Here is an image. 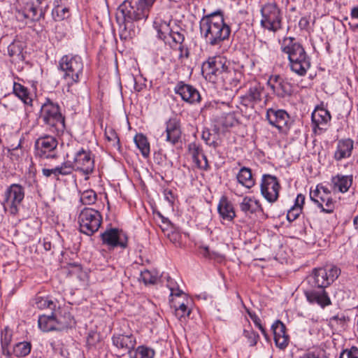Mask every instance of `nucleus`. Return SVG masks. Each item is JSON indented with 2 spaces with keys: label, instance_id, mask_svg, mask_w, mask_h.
<instances>
[{
  "label": "nucleus",
  "instance_id": "obj_1",
  "mask_svg": "<svg viewBox=\"0 0 358 358\" xmlns=\"http://www.w3.org/2000/svg\"><path fill=\"white\" fill-rule=\"evenodd\" d=\"M68 147L69 150L66 154V159L53 169L43 168V175L46 178L53 176L55 179L59 180V176H69L73 171H78L85 176V180H88L89 176L93 173L95 166L92 152L83 147L78 148H73L69 145Z\"/></svg>",
  "mask_w": 358,
  "mask_h": 358
},
{
  "label": "nucleus",
  "instance_id": "obj_2",
  "mask_svg": "<svg viewBox=\"0 0 358 358\" xmlns=\"http://www.w3.org/2000/svg\"><path fill=\"white\" fill-rule=\"evenodd\" d=\"M199 27L206 43L212 47L221 48L231 34V27L224 22L220 11L203 16L200 20Z\"/></svg>",
  "mask_w": 358,
  "mask_h": 358
},
{
  "label": "nucleus",
  "instance_id": "obj_3",
  "mask_svg": "<svg viewBox=\"0 0 358 358\" xmlns=\"http://www.w3.org/2000/svg\"><path fill=\"white\" fill-rule=\"evenodd\" d=\"M281 51L287 55L290 69L304 76L311 66L310 58L301 43L294 37H285L280 45Z\"/></svg>",
  "mask_w": 358,
  "mask_h": 358
},
{
  "label": "nucleus",
  "instance_id": "obj_4",
  "mask_svg": "<svg viewBox=\"0 0 358 358\" xmlns=\"http://www.w3.org/2000/svg\"><path fill=\"white\" fill-rule=\"evenodd\" d=\"M150 8L141 0H125L119 7V12L123 18L124 31H128L127 36H135L134 22L145 20L150 13Z\"/></svg>",
  "mask_w": 358,
  "mask_h": 358
},
{
  "label": "nucleus",
  "instance_id": "obj_5",
  "mask_svg": "<svg viewBox=\"0 0 358 358\" xmlns=\"http://www.w3.org/2000/svg\"><path fill=\"white\" fill-rule=\"evenodd\" d=\"M82 58L77 55H66L59 60L58 69L63 72L62 78L67 92H73V86L78 84L83 73Z\"/></svg>",
  "mask_w": 358,
  "mask_h": 358
},
{
  "label": "nucleus",
  "instance_id": "obj_6",
  "mask_svg": "<svg viewBox=\"0 0 358 358\" xmlns=\"http://www.w3.org/2000/svg\"><path fill=\"white\" fill-rule=\"evenodd\" d=\"M171 16L162 17V13H158L153 22V27L157 33V37L166 44L176 45L185 41V31L179 27L171 25Z\"/></svg>",
  "mask_w": 358,
  "mask_h": 358
},
{
  "label": "nucleus",
  "instance_id": "obj_7",
  "mask_svg": "<svg viewBox=\"0 0 358 358\" xmlns=\"http://www.w3.org/2000/svg\"><path fill=\"white\" fill-rule=\"evenodd\" d=\"M260 26L265 30L275 34L282 29L283 13L275 1L264 3L260 9Z\"/></svg>",
  "mask_w": 358,
  "mask_h": 358
},
{
  "label": "nucleus",
  "instance_id": "obj_8",
  "mask_svg": "<svg viewBox=\"0 0 358 358\" xmlns=\"http://www.w3.org/2000/svg\"><path fill=\"white\" fill-rule=\"evenodd\" d=\"M41 116L43 122L50 127L55 134H62L65 129V119L62 116L59 106L50 99H46L41 109Z\"/></svg>",
  "mask_w": 358,
  "mask_h": 358
},
{
  "label": "nucleus",
  "instance_id": "obj_9",
  "mask_svg": "<svg viewBox=\"0 0 358 358\" xmlns=\"http://www.w3.org/2000/svg\"><path fill=\"white\" fill-rule=\"evenodd\" d=\"M79 230L87 236H92L100 228L102 223L101 213L92 208H84L78 217Z\"/></svg>",
  "mask_w": 358,
  "mask_h": 358
},
{
  "label": "nucleus",
  "instance_id": "obj_10",
  "mask_svg": "<svg viewBox=\"0 0 358 358\" xmlns=\"http://www.w3.org/2000/svg\"><path fill=\"white\" fill-rule=\"evenodd\" d=\"M229 65V62L224 57H210L203 63L202 73L206 79L218 83Z\"/></svg>",
  "mask_w": 358,
  "mask_h": 358
},
{
  "label": "nucleus",
  "instance_id": "obj_11",
  "mask_svg": "<svg viewBox=\"0 0 358 358\" xmlns=\"http://www.w3.org/2000/svg\"><path fill=\"white\" fill-rule=\"evenodd\" d=\"M24 188L21 185L11 184L4 193L2 204L5 211L13 216L17 215L24 198Z\"/></svg>",
  "mask_w": 358,
  "mask_h": 358
},
{
  "label": "nucleus",
  "instance_id": "obj_12",
  "mask_svg": "<svg viewBox=\"0 0 358 358\" xmlns=\"http://www.w3.org/2000/svg\"><path fill=\"white\" fill-rule=\"evenodd\" d=\"M340 274V268L335 266L314 268L310 275L312 285L325 289L332 284Z\"/></svg>",
  "mask_w": 358,
  "mask_h": 358
},
{
  "label": "nucleus",
  "instance_id": "obj_13",
  "mask_svg": "<svg viewBox=\"0 0 358 358\" xmlns=\"http://www.w3.org/2000/svg\"><path fill=\"white\" fill-rule=\"evenodd\" d=\"M57 140L52 136L44 135L38 138L34 143V155L39 159H56Z\"/></svg>",
  "mask_w": 358,
  "mask_h": 358
},
{
  "label": "nucleus",
  "instance_id": "obj_14",
  "mask_svg": "<svg viewBox=\"0 0 358 358\" xmlns=\"http://www.w3.org/2000/svg\"><path fill=\"white\" fill-rule=\"evenodd\" d=\"M310 197L322 212L330 214L334 211L336 201L332 197L331 192L327 187L320 185H317L315 190L310 191Z\"/></svg>",
  "mask_w": 358,
  "mask_h": 358
},
{
  "label": "nucleus",
  "instance_id": "obj_15",
  "mask_svg": "<svg viewBox=\"0 0 358 358\" xmlns=\"http://www.w3.org/2000/svg\"><path fill=\"white\" fill-rule=\"evenodd\" d=\"M172 289V299H170L171 306L175 310V315L180 320L189 316L191 313L190 306L192 300L182 290Z\"/></svg>",
  "mask_w": 358,
  "mask_h": 358
},
{
  "label": "nucleus",
  "instance_id": "obj_16",
  "mask_svg": "<svg viewBox=\"0 0 358 358\" xmlns=\"http://www.w3.org/2000/svg\"><path fill=\"white\" fill-rule=\"evenodd\" d=\"M247 85H248V91L240 97L241 103L247 108H254L262 101L264 87L255 79L245 85V87Z\"/></svg>",
  "mask_w": 358,
  "mask_h": 358
},
{
  "label": "nucleus",
  "instance_id": "obj_17",
  "mask_svg": "<svg viewBox=\"0 0 358 358\" xmlns=\"http://www.w3.org/2000/svg\"><path fill=\"white\" fill-rule=\"evenodd\" d=\"M261 194L269 203L275 202L279 197L280 185L275 176L264 174L262 178Z\"/></svg>",
  "mask_w": 358,
  "mask_h": 358
},
{
  "label": "nucleus",
  "instance_id": "obj_18",
  "mask_svg": "<svg viewBox=\"0 0 358 358\" xmlns=\"http://www.w3.org/2000/svg\"><path fill=\"white\" fill-rule=\"evenodd\" d=\"M166 129L162 137L169 144L175 146L182 142L181 122L177 117L169 118L165 122Z\"/></svg>",
  "mask_w": 358,
  "mask_h": 358
},
{
  "label": "nucleus",
  "instance_id": "obj_19",
  "mask_svg": "<svg viewBox=\"0 0 358 358\" xmlns=\"http://www.w3.org/2000/svg\"><path fill=\"white\" fill-rule=\"evenodd\" d=\"M331 119L330 112L321 106H316L311 115L312 129L315 134L324 132Z\"/></svg>",
  "mask_w": 358,
  "mask_h": 358
},
{
  "label": "nucleus",
  "instance_id": "obj_20",
  "mask_svg": "<svg viewBox=\"0 0 358 358\" xmlns=\"http://www.w3.org/2000/svg\"><path fill=\"white\" fill-rule=\"evenodd\" d=\"M101 236L103 243L110 248L120 247L124 249L127 247L128 237L122 230L113 228L101 234Z\"/></svg>",
  "mask_w": 358,
  "mask_h": 358
},
{
  "label": "nucleus",
  "instance_id": "obj_21",
  "mask_svg": "<svg viewBox=\"0 0 358 358\" xmlns=\"http://www.w3.org/2000/svg\"><path fill=\"white\" fill-rule=\"evenodd\" d=\"M266 117L269 124L276 127L280 132L285 131L289 129L290 117L284 110L268 108Z\"/></svg>",
  "mask_w": 358,
  "mask_h": 358
},
{
  "label": "nucleus",
  "instance_id": "obj_22",
  "mask_svg": "<svg viewBox=\"0 0 358 358\" xmlns=\"http://www.w3.org/2000/svg\"><path fill=\"white\" fill-rule=\"evenodd\" d=\"M267 85L275 95L280 98L289 96L292 92V85L280 75L270 76Z\"/></svg>",
  "mask_w": 358,
  "mask_h": 358
},
{
  "label": "nucleus",
  "instance_id": "obj_23",
  "mask_svg": "<svg viewBox=\"0 0 358 358\" xmlns=\"http://www.w3.org/2000/svg\"><path fill=\"white\" fill-rule=\"evenodd\" d=\"M176 94L180 95L182 99L190 104L198 103L201 101V95L199 91L193 86L180 81L174 88Z\"/></svg>",
  "mask_w": 358,
  "mask_h": 358
},
{
  "label": "nucleus",
  "instance_id": "obj_24",
  "mask_svg": "<svg viewBox=\"0 0 358 358\" xmlns=\"http://www.w3.org/2000/svg\"><path fill=\"white\" fill-rule=\"evenodd\" d=\"M354 150V141L350 138L338 140L333 158L336 162L350 158Z\"/></svg>",
  "mask_w": 358,
  "mask_h": 358
},
{
  "label": "nucleus",
  "instance_id": "obj_25",
  "mask_svg": "<svg viewBox=\"0 0 358 358\" xmlns=\"http://www.w3.org/2000/svg\"><path fill=\"white\" fill-rule=\"evenodd\" d=\"M353 182L352 175L337 173L331 178V187L334 192L345 193Z\"/></svg>",
  "mask_w": 358,
  "mask_h": 358
},
{
  "label": "nucleus",
  "instance_id": "obj_26",
  "mask_svg": "<svg viewBox=\"0 0 358 358\" xmlns=\"http://www.w3.org/2000/svg\"><path fill=\"white\" fill-rule=\"evenodd\" d=\"M243 78V72L229 65L220 80V82H222L227 87L232 89L238 87Z\"/></svg>",
  "mask_w": 358,
  "mask_h": 358
},
{
  "label": "nucleus",
  "instance_id": "obj_27",
  "mask_svg": "<svg viewBox=\"0 0 358 358\" xmlns=\"http://www.w3.org/2000/svg\"><path fill=\"white\" fill-rule=\"evenodd\" d=\"M311 289L304 292L307 301L310 303H317L322 308L329 306L331 302L324 289Z\"/></svg>",
  "mask_w": 358,
  "mask_h": 358
},
{
  "label": "nucleus",
  "instance_id": "obj_28",
  "mask_svg": "<svg viewBox=\"0 0 358 358\" xmlns=\"http://www.w3.org/2000/svg\"><path fill=\"white\" fill-rule=\"evenodd\" d=\"M239 206L241 210L246 215L263 212L260 201L254 196H245Z\"/></svg>",
  "mask_w": 358,
  "mask_h": 358
},
{
  "label": "nucleus",
  "instance_id": "obj_29",
  "mask_svg": "<svg viewBox=\"0 0 358 358\" xmlns=\"http://www.w3.org/2000/svg\"><path fill=\"white\" fill-rule=\"evenodd\" d=\"M217 211L220 217L227 221H232L236 217L234 206L225 196L221 197L217 206Z\"/></svg>",
  "mask_w": 358,
  "mask_h": 358
},
{
  "label": "nucleus",
  "instance_id": "obj_30",
  "mask_svg": "<svg viewBox=\"0 0 358 358\" xmlns=\"http://www.w3.org/2000/svg\"><path fill=\"white\" fill-rule=\"evenodd\" d=\"M22 1L23 3L22 13L24 18H29L33 21H38L44 17L45 13L43 10L38 13L33 0H22Z\"/></svg>",
  "mask_w": 358,
  "mask_h": 358
},
{
  "label": "nucleus",
  "instance_id": "obj_31",
  "mask_svg": "<svg viewBox=\"0 0 358 358\" xmlns=\"http://www.w3.org/2000/svg\"><path fill=\"white\" fill-rule=\"evenodd\" d=\"M350 320L343 314L335 315L329 319V327L332 330V334H341L348 327Z\"/></svg>",
  "mask_w": 358,
  "mask_h": 358
},
{
  "label": "nucleus",
  "instance_id": "obj_32",
  "mask_svg": "<svg viewBox=\"0 0 358 358\" xmlns=\"http://www.w3.org/2000/svg\"><path fill=\"white\" fill-rule=\"evenodd\" d=\"M13 93L25 104L29 106L33 105V94L29 90L20 83L15 82L13 84Z\"/></svg>",
  "mask_w": 358,
  "mask_h": 358
},
{
  "label": "nucleus",
  "instance_id": "obj_33",
  "mask_svg": "<svg viewBox=\"0 0 358 358\" xmlns=\"http://www.w3.org/2000/svg\"><path fill=\"white\" fill-rule=\"evenodd\" d=\"M236 178L238 183L247 189H250L255 185V179L253 178L250 168L242 167L237 173Z\"/></svg>",
  "mask_w": 358,
  "mask_h": 358
},
{
  "label": "nucleus",
  "instance_id": "obj_34",
  "mask_svg": "<svg viewBox=\"0 0 358 358\" xmlns=\"http://www.w3.org/2000/svg\"><path fill=\"white\" fill-rule=\"evenodd\" d=\"M58 303L57 300H53L49 296H43L37 294L34 299L33 306L40 310L49 309L53 311L55 310Z\"/></svg>",
  "mask_w": 358,
  "mask_h": 358
},
{
  "label": "nucleus",
  "instance_id": "obj_35",
  "mask_svg": "<svg viewBox=\"0 0 358 358\" xmlns=\"http://www.w3.org/2000/svg\"><path fill=\"white\" fill-rule=\"evenodd\" d=\"M133 337H112L113 343L121 352L122 355L129 352L131 350L134 348L136 341L132 339Z\"/></svg>",
  "mask_w": 358,
  "mask_h": 358
},
{
  "label": "nucleus",
  "instance_id": "obj_36",
  "mask_svg": "<svg viewBox=\"0 0 358 358\" xmlns=\"http://www.w3.org/2000/svg\"><path fill=\"white\" fill-rule=\"evenodd\" d=\"M305 203L304 195L299 194L297 195L294 205L288 210L287 219L289 222L294 221L302 213L303 206Z\"/></svg>",
  "mask_w": 358,
  "mask_h": 358
},
{
  "label": "nucleus",
  "instance_id": "obj_37",
  "mask_svg": "<svg viewBox=\"0 0 358 358\" xmlns=\"http://www.w3.org/2000/svg\"><path fill=\"white\" fill-rule=\"evenodd\" d=\"M38 327L44 332L50 331H57V322L55 315L52 313L50 316L41 315L38 318Z\"/></svg>",
  "mask_w": 358,
  "mask_h": 358
},
{
  "label": "nucleus",
  "instance_id": "obj_38",
  "mask_svg": "<svg viewBox=\"0 0 358 358\" xmlns=\"http://www.w3.org/2000/svg\"><path fill=\"white\" fill-rule=\"evenodd\" d=\"M55 317L57 319V331H59L72 328L76 324V321L69 312H64L63 315L59 314Z\"/></svg>",
  "mask_w": 358,
  "mask_h": 358
},
{
  "label": "nucleus",
  "instance_id": "obj_39",
  "mask_svg": "<svg viewBox=\"0 0 358 358\" xmlns=\"http://www.w3.org/2000/svg\"><path fill=\"white\" fill-rule=\"evenodd\" d=\"M104 134L109 146L114 150L121 152L120 138L115 130L112 127H106Z\"/></svg>",
  "mask_w": 358,
  "mask_h": 358
},
{
  "label": "nucleus",
  "instance_id": "obj_40",
  "mask_svg": "<svg viewBox=\"0 0 358 358\" xmlns=\"http://www.w3.org/2000/svg\"><path fill=\"white\" fill-rule=\"evenodd\" d=\"M134 142L140 150L142 155L147 157L150 155V143L145 136L142 134H137L134 137Z\"/></svg>",
  "mask_w": 358,
  "mask_h": 358
},
{
  "label": "nucleus",
  "instance_id": "obj_41",
  "mask_svg": "<svg viewBox=\"0 0 358 358\" xmlns=\"http://www.w3.org/2000/svg\"><path fill=\"white\" fill-rule=\"evenodd\" d=\"M80 201L85 206L93 205L97 201V194L92 189L80 192Z\"/></svg>",
  "mask_w": 358,
  "mask_h": 358
},
{
  "label": "nucleus",
  "instance_id": "obj_42",
  "mask_svg": "<svg viewBox=\"0 0 358 358\" xmlns=\"http://www.w3.org/2000/svg\"><path fill=\"white\" fill-rule=\"evenodd\" d=\"M31 348L29 342H19L13 346V354L18 357H23L30 353Z\"/></svg>",
  "mask_w": 358,
  "mask_h": 358
},
{
  "label": "nucleus",
  "instance_id": "obj_43",
  "mask_svg": "<svg viewBox=\"0 0 358 358\" xmlns=\"http://www.w3.org/2000/svg\"><path fill=\"white\" fill-rule=\"evenodd\" d=\"M61 0H55V7L52 9V15L55 20L60 21L69 15V9L67 8H63L59 6V3Z\"/></svg>",
  "mask_w": 358,
  "mask_h": 358
},
{
  "label": "nucleus",
  "instance_id": "obj_44",
  "mask_svg": "<svg viewBox=\"0 0 358 358\" xmlns=\"http://www.w3.org/2000/svg\"><path fill=\"white\" fill-rule=\"evenodd\" d=\"M141 278L145 285H154L159 280V273L155 270L145 269L141 273Z\"/></svg>",
  "mask_w": 358,
  "mask_h": 358
},
{
  "label": "nucleus",
  "instance_id": "obj_45",
  "mask_svg": "<svg viewBox=\"0 0 358 358\" xmlns=\"http://www.w3.org/2000/svg\"><path fill=\"white\" fill-rule=\"evenodd\" d=\"M23 47L20 41H14L8 47V55L11 57H17L21 59L22 56Z\"/></svg>",
  "mask_w": 358,
  "mask_h": 358
},
{
  "label": "nucleus",
  "instance_id": "obj_46",
  "mask_svg": "<svg viewBox=\"0 0 358 358\" xmlns=\"http://www.w3.org/2000/svg\"><path fill=\"white\" fill-rule=\"evenodd\" d=\"M311 17L310 15H306L302 17L299 22V27L301 32L310 34L313 30V25L314 22L311 24Z\"/></svg>",
  "mask_w": 358,
  "mask_h": 358
},
{
  "label": "nucleus",
  "instance_id": "obj_47",
  "mask_svg": "<svg viewBox=\"0 0 358 358\" xmlns=\"http://www.w3.org/2000/svg\"><path fill=\"white\" fill-rule=\"evenodd\" d=\"M271 328L273 336H287L286 325L280 320H276Z\"/></svg>",
  "mask_w": 358,
  "mask_h": 358
},
{
  "label": "nucleus",
  "instance_id": "obj_48",
  "mask_svg": "<svg viewBox=\"0 0 358 358\" xmlns=\"http://www.w3.org/2000/svg\"><path fill=\"white\" fill-rule=\"evenodd\" d=\"M247 312H248V314L250 316V319L252 320V321L255 324V326L260 330L261 333L264 336H268L267 334H266V328L262 324V320L258 317V315L255 312H252V311H250V310H248Z\"/></svg>",
  "mask_w": 358,
  "mask_h": 358
},
{
  "label": "nucleus",
  "instance_id": "obj_49",
  "mask_svg": "<svg viewBox=\"0 0 358 358\" xmlns=\"http://www.w3.org/2000/svg\"><path fill=\"white\" fill-rule=\"evenodd\" d=\"M236 122L235 115L232 113H229L223 115L221 117V124L225 128L233 127Z\"/></svg>",
  "mask_w": 358,
  "mask_h": 358
},
{
  "label": "nucleus",
  "instance_id": "obj_50",
  "mask_svg": "<svg viewBox=\"0 0 358 358\" xmlns=\"http://www.w3.org/2000/svg\"><path fill=\"white\" fill-rule=\"evenodd\" d=\"M271 338H273L276 347L280 350H285L289 343V337H265L268 342H271Z\"/></svg>",
  "mask_w": 358,
  "mask_h": 358
},
{
  "label": "nucleus",
  "instance_id": "obj_51",
  "mask_svg": "<svg viewBox=\"0 0 358 358\" xmlns=\"http://www.w3.org/2000/svg\"><path fill=\"white\" fill-rule=\"evenodd\" d=\"M189 151L192 155L193 161L199 162V157L205 155L203 152L202 148L196 143H191L189 145Z\"/></svg>",
  "mask_w": 358,
  "mask_h": 358
},
{
  "label": "nucleus",
  "instance_id": "obj_52",
  "mask_svg": "<svg viewBox=\"0 0 358 358\" xmlns=\"http://www.w3.org/2000/svg\"><path fill=\"white\" fill-rule=\"evenodd\" d=\"M300 358H329V355L322 349L312 351L304 354Z\"/></svg>",
  "mask_w": 358,
  "mask_h": 358
},
{
  "label": "nucleus",
  "instance_id": "obj_53",
  "mask_svg": "<svg viewBox=\"0 0 358 358\" xmlns=\"http://www.w3.org/2000/svg\"><path fill=\"white\" fill-rule=\"evenodd\" d=\"M169 45L173 49L178 48L179 50L180 54H179L178 57L180 59H183V58L187 59L189 57V50L187 48L184 46L183 43L176 44V45H171V44H169Z\"/></svg>",
  "mask_w": 358,
  "mask_h": 358
},
{
  "label": "nucleus",
  "instance_id": "obj_54",
  "mask_svg": "<svg viewBox=\"0 0 358 358\" xmlns=\"http://www.w3.org/2000/svg\"><path fill=\"white\" fill-rule=\"evenodd\" d=\"M137 352L140 355V358H152L155 355L153 350L145 346L138 347Z\"/></svg>",
  "mask_w": 358,
  "mask_h": 358
},
{
  "label": "nucleus",
  "instance_id": "obj_55",
  "mask_svg": "<svg viewBox=\"0 0 358 358\" xmlns=\"http://www.w3.org/2000/svg\"><path fill=\"white\" fill-rule=\"evenodd\" d=\"M339 358H358V348L352 346L350 350H343Z\"/></svg>",
  "mask_w": 358,
  "mask_h": 358
},
{
  "label": "nucleus",
  "instance_id": "obj_56",
  "mask_svg": "<svg viewBox=\"0 0 358 358\" xmlns=\"http://www.w3.org/2000/svg\"><path fill=\"white\" fill-rule=\"evenodd\" d=\"M193 162L199 169L207 171L210 169L208 161L206 155H202L199 157V162L196 161Z\"/></svg>",
  "mask_w": 358,
  "mask_h": 358
},
{
  "label": "nucleus",
  "instance_id": "obj_57",
  "mask_svg": "<svg viewBox=\"0 0 358 358\" xmlns=\"http://www.w3.org/2000/svg\"><path fill=\"white\" fill-rule=\"evenodd\" d=\"M9 155L12 160H18L20 156L22 155L20 144L17 147L9 150Z\"/></svg>",
  "mask_w": 358,
  "mask_h": 358
},
{
  "label": "nucleus",
  "instance_id": "obj_58",
  "mask_svg": "<svg viewBox=\"0 0 358 358\" xmlns=\"http://www.w3.org/2000/svg\"><path fill=\"white\" fill-rule=\"evenodd\" d=\"M167 282H168V284H167V287H169V289H170V292H171V294H170V298L172 299V288L173 289H178V290H180L178 287V286L173 282V280L170 278V277H168L167 278Z\"/></svg>",
  "mask_w": 358,
  "mask_h": 358
},
{
  "label": "nucleus",
  "instance_id": "obj_59",
  "mask_svg": "<svg viewBox=\"0 0 358 358\" xmlns=\"http://www.w3.org/2000/svg\"><path fill=\"white\" fill-rule=\"evenodd\" d=\"M200 252L205 257H208V258H210L211 257V254L210 252L209 248L208 246H202V247H201L200 248Z\"/></svg>",
  "mask_w": 358,
  "mask_h": 358
},
{
  "label": "nucleus",
  "instance_id": "obj_60",
  "mask_svg": "<svg viewBox=\"0 0 358 358\" xmlns=\"http://www.w3.org/2000/svg\"><path fill=\"white\" fill-rule=\"evenodd\" d=\"M210 133L209 131H203L202 133V138L206 141L207 144H210Z\"/></svg>",
  "mask_w": 358,
  "mask_h": 358
},
{
  "label": "nucleus",
  "instance_id": "obj_61",
  "mask_svg": "<svg viewBox=\"0 0 358 358\" xmlns=\"http://www.w3.org/2000/svg\"><path fill=\"white\" fill-rule=\"evenodd\" d=\"M7 126L6 124L0 125V144L3 143L2 137L6 135V129Z\"/></svg>",
  "mask_w": 358,
  "mask_h": 358
},
{
  "label": "nucleus",
  "instance_id": "obj_62",
  "mask_svg": "<svg viewBox=\"0 0 358 358\" xmlns=\"http://www.w3.org/2000/svg\"><path fill=\"white\" fill-rule=\"evenodd\" d=\"M352 19L358 20V7L352 8L351 10Z\"/></svg>",
  "mask_w": 358,
  "mask_h": 358
},
{
  "label": "nucleus",
  "instance_id": "obj_63",
  "mask_svg": "<svg viewBox=\"0 0 358 358\" xmlns=\"http://www.w3.org/2000/svg\"><path fill=\"white\" fill-rule=\"evenodd\" d=\"M258 337H249V343L250 346H254L257 343Z\"/></svg>",
  "mask_w": 358,
  "mask_h": 358
},
{
  "label": "nucleus",
  "instance_id": "obj_64",
  "mask_svg": "<svg viewBox=\"0 0 358 358\" xmlns=\"http://www.w3.org/2000/svg\"><path fill=\"white\" fill-rule=\"evenodd\" d=\"M353 224L355 228L358 230V215L355 217L353 220Z\"/></svg>",
  "mask_w": 358,
  "mask_h": 358
}]
</instances>
